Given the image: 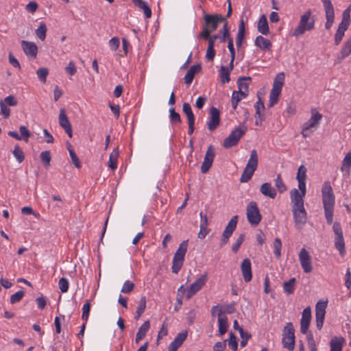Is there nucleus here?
Wrapping results in <instances>:
<instances>
[{
  "mask_svg": "<svg viewBox=\"0 0 351 351\" xmlns=\"http://www.w3.org/2000/svg\"><path fill=\"white\" fill-rule=\"evenodd\" d=\"M315 19L312 16L310 9L301 15L298 25L294 29L292 35L295 37L302 36L306 32H309L315 28Z\"/></svg>",
  "mask_w": 351,
  "mask_h": 351,
  "instance_id": "f257e3e1",
  "label": "nucleus"
},
{
  "mask_svg": "<svg viewBox=\"0 0 351 351\" xmlns=\"http://www.w3.org/2000/svg\"><path fill=\"white\" fill-rule=\"evenodd\" d=\"M202 31L213 32L218 27L219 23H222L225 21V18L221 14H210L205 10L202 11Z\"/></svg>",
  "mask_w": 351,
  "mask_h": 351,
  "instance_id": "f03ea898",
  "label": "nucleus"
},
{
  "mask_svg": "<svg viewBox=\"0 0 351 351\" xmlns=\"http://www.w3.org/2000/svg\"><path fill=\"white\" fill-rule=\"evenodd\" d=\"M188 241H182L178 248L177 249L172 262V272L174 274H178L182 265L184 261V256L187 250Z\"/></svg>",
  "mask_w": 351,
  "mask_h": 351,
  "instance_id": "7ed1b4c3",
  "label": "nucleus"
},
{
  "mask_svg": "<svg viewBox=\"0 0 351 351\" xmlns=\"http://www.w3.org/2000/svg\"><path fill=\"white\" fill-rule=\"evenodd\" d=\"M247 130V126L245 125H240L237 127L231 132L230 135L224 139L223 146L226 149H229L237 145L241 138L246 133Z\"/></svg>",
  "mask_w": 351,
  "mask_h": 351,
  "instance_id": "20e7f679",
  "label": "nucleus"
},
{
  "mask_svg": "<svg viewBox=\"0 0 351 351\" xmlns=\"http://www.w3.org/2000/svg\"><path fill=\"white\" fill-rule=\"evenodd\" d=\"M294 328L291 322H289L283 328L282 343L285 348L293 351L295 348Z\"/></svg>",
  "mask_w": 351,
  "mask_h": 351,
  "instance_id": "39448f33",
  "label": "nucleus"
},
{
  "mask_svg": "<svg viewBox=\"0 0 351 351\" xmlns=\"http://www.w3.org/2000/svg\"><path fill=\"white\" fill-rule=\"evenodd\" d=\"M322 195L324 210L334 209L335 195L330 182L326 181L324 183L322 189Z\"/></svg>",
  "mask_w": 351,
  "mask_h": 351,
  "instance_id": "423d86ee",
  "label": "nucleus"
},
{
  "mask_svg": "<svg viewBox=\"0 0 351 351\" xmlns=\"http://www.w3.org/2000/svg\"><path fill=\"white\" fill-rule=\"evenodd\" d=\"M247 219L249 223L252 226H256L262 219L259 208L256 202H250L246 208Z\"/></svg>",
  "mask_w": 351,
  "mask_h": 351,
  "instance_id": "0eeeda50",
  "label": "nucleus"
},
{
  "mask_svg": "<svg viewBox=\"0 0 351 351\" xmlns=\"http://www.w3.org/2000/svg\"><path fill=\"white\" fill-rule=\"evenodd\" d=\"M322 118V115L315 109H313L311 110V118L305 122L302 126V134L304 138L308 137L313 133V130H311V129L316 127L319 124Z\"/></svg>",
  "mask_w": 351,
  "mask_h": 351,
  "instance_id": "6e6552de",
  "label": "nucleus"
},
{
  "mask_svg": "<svg viewBox=\"0 0 351 351\" xmlns=\"http://www.w3.org/2000/svg\"><path fill=\"white\" fill-rule=\"evenodd\" d=\"M322 2L323 3L326 20L325 28L328 30L331 28L335 21L334 6L332 4L331 0H322Z\"/></svg>",
  "mask_w": 351,
  "mask_h": 351,
  "instance_id": "1a4fd4ad",
  "label": "nucleus"
},
{
  "mask_svg": "<svg viewBox=\"0 0 351 351\" xmlns=\"http://www.w3.org/2000/svg\"><path fill=\"white\" fill-rule=\"evenodd\" d=\"M327 302L319 301L315 306V322L317 328L320 330L323 327Z\"/></svg>",
  "mask_w": 351,
  "mask_h": 351,
  "instance_id": "9d476101",
  "label": "nucleus"
},
{
  "mask_svg": "<svg viewBox=\"0 0 351 351\" xmlns=\"http://www.w3.org/2000/svg\"><path fill=\"white\" fill-rule=\"evenodd\" d=\"M292 212L294 217L295 226L302 228L306 222V212L304 206L292 207Z\"/></svg>",
  "mask_w": 351,
  "mask_h": 351,
  "instance_id": "9b49d317",
  "label": "nucleus"
},
{
  "mask_svg": "<svg viewBox=\"0 0 351 351\" xmlns=\"http://www.w3.org/2000/svg\"><path fill=\"white\" fill-rule=\"evenodd\" d=\"M299 260L304 272L308 274L313 271L311 256L305 248L300 250Z\"/></svg>",
  "mask_w": 351,
  "mask_h": 351,
  "instance_id": "f8f14e48",
  "label": "nucleus"
},
{
  "mask_svg": "<svg viewBox=\"0 0 351 351\" xmlns=\"http://www.w3.org/2000/svg\"><path fill=\"white\" fill-rule=\"evenodd\" d=\"M215 156V152L214 147L212 145H210L207 149L204 161L201 166L202 173H206L209 171L213 165Z\"/></svg>",
  "mask_w": 351,
  "mask_h": 351,
  "instance_id": "ddd939ff",
  "label": "nucleus"
},
{
  "mask_svg": "<svg viewBox=\"0 0 351 351\" xmlns=\"http://www.w3.org/2000/svg\"><path fill=\"white\" fill-rule=\"evenodd\" d=\"M238 223V216L235 215L231 218L228 225L226 226L221 238V244L224 245L227 243L229 238L232 234L233 232L237 228V225Z\"/></svg>",
  "mask_w": 351,
  "mask_h": 351,
  "instance_id": "4468645a",
  "label": "nucleus"
},
{
  "mask_svg": "<svg viewBox=\"0 0 351 351\" xmlns=\"http://www.w3.org/2000/svg\"><path fill=\"white\" fill-rule=\"evenodd\" d=\"M209 121H208V128L210 131L215 130L220 122V112L219 110L213 106L210 109Z\"/></svg>",
  "mask_w": 351,
  "mask_h": 351,
  "instance_id": "2eb2a0df",
  "label": "nucleus"
},
{
  "mask_svg": "<svg viewBox=\"0 0 351 351\" xmlns=\"http://www.w3.org/2000/svg\"><path fill=\"white\" fill-rule=\"evenodd\" d=\"M311 320V309L310 306L305 308L302 314L300 320V331L302 334H306Z\"/></svg>",
  "mask_w": 351,
  "mask_h": 351,
  "instance_id": "dca6fc26",
  "label": "nucleus"
},
{
  "mask_svg": "<svg viewBox=\"0 0 351 351\" xmlns=\"http://www.w3.org/2000/svg\"><path fill=\"white\" fill-rule=\"evenodd\" d=\"M21 47L23 52L27 57L35 58L38 53L37 45L30 41L22 40Z\"/></svg>",
  "mask_w": 351,
  "mask_h": 351,
  "instance_id": "f3484780",
  "label": "nucleus"
},
{
  "mask_svg": "<svg viewBox=\"0 0 351 351\" xmlns=\"http://www.w3.org/2000/svg\"><path fill=\"white\" fill-rule=\"evenodd\" d=\"M59 124L64 130L68 136L72 137V127L65 113L64 108L60 109L59 114Z\"/></svg>",
  "mask_w": 351,
  "mask_h": 351,
  "instance_id": "a211bd4d",
  "label": "nucleus"
},
{
  "mask_svg": "<svg viewBox=\"0 0 351 351\" xmlns=\"http://www.w3.org/2000/svg\"><path fill=\"white\" fill-rule=\"evenodd\" d=\"M241 270L245 282H248L252 280V265L248 258L243 260L241 264Z\"/></svg>",
  "mask_w": 351,
  "mask_h": 351,
  "instance_id": "6ab92c4d",
  "label": "nucleus"
},
{
  "mask_svg": "<svg viewBox=\"0 0 351 351\" xmlns=\"http://www.w3.org/2000/svg\"><path fill=\"white\" fill-rule=\"evenodd\" d=\"M252 78L250 77L241 76L239 77L237 80V85L239 88V90H236V93L238 95H241L243 97H247L248 95V86L249 84L245 82V81L248 80L251 81Z\"/></svg>",
  "mask_w": 351,
  "mask_h": 351,
  "instance_id": "aec40b11",
  "label": "nucleus"
},
{
  "mask_svg": "<svg viewBox=\"0 0 351 351\" xmlns=\"http://www.w3.org/2000/svg\"><path fill=\"white\" fill-rule=\"evenodd\" d=\"M187 337V332L182 331L179 332L173 341L169 344V351H177Z\"/></svg>",
  "mask_w": 351,
  "mask_h": 351,
  "instance_id": "412c9836",
  "label": "nucleus"
},
{
  "mask_svg": "<svg viewBox=\"0 0 351 351\" xmlns=\"http://www.w3.org/2000/svg\"><path fill=\"white\" fill-rule=\"evenodd\" d=\"M302 192H300L297 189H293L290 192V197L291 203L293 204L292 207H302L304 206V197Z\"/></svg>",
  "mask_w": 351,
  "mask_h": 351,
  "instance_id": "4be33fe9",
  "label": "nucleus"
},
{
  "mask_svg": "<svg viewBox=\"0 0 351 351\" xmlns=\"http://www.w3.org/2000/svg\"><path fill=\"white\" fill-rule=\"evenodd\" d=\"M254 107L256 109L255 124L256 125H261L262 124V122L265 119L264 114L261 113V110H263L265 109V105L260 98L258 99V101H256V103L255 104Z\"/></svg>",
  "mask_w": 351,
  "mask_h": 351,
  "instance_id": "5701e85b",
  "label": "nucleus"
},
{
  "mask_svg": "<svg viewBox=\"0 0 351 351\" xmlns=\"http://www.w3.org/2000/svg\"><path fill=\"white\" fill-rule=\"evenodd\" d=\"M254 45L265 51H269L272 47L271 43L262 36L256 38Z\"/></svg>",
  "mask_w": 351,
  "mask_h": 351,
  "instance_id": "b1692460",
  "label": "nucleus"
},
{
  "mask_svg": "<svg viewBox=\"0 0 351 351\" xmlns=\"http://www.w3.org/2000/svg\"><path fill=\"white\" fill-rule=\"evenodd\" d=\"M260 191L263 195L271 199H274L276 196V189L269 182L263 183L260 188Z\"/></svg>",
  "mask_w": 351,
  "mask_h": 351,
  "instance_id": "393cba45",
  "label": "nucleus"
},
{
  "mask_svg": "<svg viewBox=\"0 0 351 351\" xmlns=\"http://www.w3.org/2000/svg\"><path fill=\"white\" fill-rule=\"evenodd\" d=\"M223 23V27L219 30V34H221L219 36L220 43H226V41L232 39L228 21L225 19Z\"/></svg>",
  "mask_w": 351,
  "mask_h": 351,
  "instance_id": "a878e982",
  "label": "nucleus"
},
{
  "mask_svg": "<svg viewBox=\"0 0 351 351\" xmlns=\"http://www.w3.org/2000/svg\"><path fill=\"white\" fill-rule=\"evenodd\" d=\"M218 325L219 330L218 332L220 336L223 335L228 330V317L226 315H222L221 314H218Z\"/></svg>",
  "mask_w": 351,
  "mask_h": 351,
  "instance_id": "bb28decb",
  "label": "nucleus"
},
{
  "mask_svg": "<svg viewBox=\"0 0 351 351\" xmlns=\"http://www.w3.org/2000/svg\"><path fill=\"white\" fill-rule=\"evenodd\" d=\"M258 31L263 35L267 36L269 33V28L267 20V17L265 14H263L259 18L258 25Z\"/></svg>",
  "mask_w": 351,
  "mask_h": 351,
  "instance_id": "cd10ccee",
  "label": "nucleus"
},
{
  "mask_svg": "<svg viewBox=\"0 0 351 351\" xmlns=\"http://www.w3.org/2000/svg\"><path fill=\"white\" fill-rule=\"evenodd\" d=\"M150 327L149 321H145L138 328L136 335L135 342L138 343L145 336Z\"/></svg>",
  "mask_w": 351,
  "mask_h": 351,
  "instance_id": "c85d7f7f",
  "label": "nucleus"
},
{
  "mask_svg": "<svg viewBox=\"0 0 351 351\" xmlns=\"http://www.w3.org/2000/svg\"><path fill=\"white\" fill-rule=\"evenodd\" d=\"M245 23L243 19L240 21V23L239 25V29L236 38V45L237 48H240L242 46L243 40L245 37Z\"/></svg>",
  "mask_w": 351,
  "mask_h": 351,
  "instance_id": "c756f323",
  "label": "nucleus"
},
{
  "mask_svg": "<svg viewBox=\"0 0 351 351\" xmlns=\"http://www.w3.org/2000/svg\"><path fill=\"white\" fill-rule=\"evenodd\" d=\"M348 27L349 26L346 24H343V23L339 24L338 28L335 34V45H339L340 44V43L341 42V40L344 36L345 32L347 30Z\"/></svg>",
  "mask_w": 351,
  "mask_h": 351,
  "instance_id": "7c9ffc66",
  "label": "nucleus"
},
{
  "mask_svg": "<svg viewBox=\"0 0 351 351\" xmlns=\"http://www.w3.org/2000/svg\"><path fill=\"white\" fill-rule=\"evenodd\" d=\"M345 339L343 337H334L330 343V351H342Z\"/></svg>",
  "mask_w": 351,
  "mask_h": 351,
  "instance_id": "2f4dec72",
  "label": "nucleus"
},
{
  "mask_svg": "<svg viewBox=\"0 0 351 351\" xmlns=\"http://www.w3.org/2000/svg\"><path fill=\"white\" fill-rule=\"evenodd\" d=\"M132 1L134 4V5L138 7L142 10H143L145 16L147 19L151 17L152 10L145 1H143L142 0H132Z\"/></svg>",
  "mask_w": 351,
  "mask_h": 351,
  "instance_id": "473e14b6",
  "label": "nucleus"
},
{
  "mask_svg": "<svg viewBox=\"0 0 351 351\" xmlns=\"http://www.w3.org/2000/svg\"><path fill=\"white\" fill-rule=\"evenodd\" d=\"M351 54V37L349 38L343 44L340 53L339 58L340 60H344L349 55Z\"/></svg>",
  "mask_w": 351,
  "mask_h": 351,
  "instance_id": "72a5a7b5",
  "label": "nucleus"
},
{
  "mask_svg": "<svg viewBox=\"0 0 351 351\" xmlns=\"http://www.w3.org/2000/svg\"><path fill=\"white\" fill-rule=\"evenodd\" d=\"M119 155L118 149H114L109 156L108 166L112 170L117 168V160Z\"/></svg>",
  "mask_w": 351,
  "mask_h": 351,
  "instance_id": "f704fd0d",
  "label": "nucleus"
},
{
  "mask_svg": "<svg viewBox=\"0 0 351 351\" xmlns=\"http://www.w3.org/2000/svg\"><path fill=\"white\" fill-rule=\"evenodd\" d=\"M258 166V154L255 149H253L250 153V159L247 161L245 167L247 169L256 171Z\"/></svg>",
  "mask_w": 351,
  "mask_h": 351,
  "instance_id": "c9c22d12",
  "label": "nucleus"
},
{
  "mask_svg": "<svg viewBox=\"0 0 351 351\" xmlns=\"http://www.w3.org/2000/svg\"><path fill=\"white\" fill-rule=\"evenodd\" d=\"M335 246L339 254L343 256L346 253L345 242L343 235L335 237Z\"/></svg>",
  "mask_w": 351,
  "mask_h": 351,
  "instance_id": "e433bc0d",
  "label": "nucleus"
},
{
  "mask_svg": "<svg viewBox=\"0 0 351 351\" xmlns=\"http://www.w3.org/2000/svg\"><path fill=\"white\" fill-rule=\"evenodd\" d=\"M219 71L221 82L222 84L228 83L230 80V71H229L228 68L224 66H221Z\"/></svg>",
  "mask_w": 351,
  "mask_h": 351,
  "instance_id": "4c0bfd02",
  "label": "nucleus"
},
{
  "mask_svg": "<svg viewBox=\"0 0 351 351\" xmlns=\"http://www.w3.org/2000/svg\"><path fill=\"white\" fill-rule=\"evenodd\" d=\"M296 279L291 278L289 280L285 282L283 284L284 291L287 294H292L295 291Z\"/></svg>",
  "mask_w": 351,
  "mask_h": 351,
  "instance_id": "58836bf2",
  "label": "nucleus"
},
{
  "mask_svg": "<svg viewBox=\"0 0 351 351\" xmlns=\"http://www.w3.org/2000/svg\"><path fill=\"white\" fill-rule=\"evenodd\" d=\"M47 26L44 22H40L38 28L36 29L35 33L36 36L41 40H44L46 38Z\"/></svg>",
  "mask_w": 351,
  "mask_h": 351,
  "instance_id": "ea45409f",
  "label": "nucleus"
},
{
  "mask_svg": "<svg viewBox=\"0 0 351 351\" xmlns=\"http://www.w3.org/2000/svg\"><path fill=\"white\" fill-rule=\"evenodd\" d=\"M351 167V151L348 152L346 156L344 157L342 166L341 167V170L342 171H347L348 173H350Z\"/></svg>",
  "mask_w": 351,
  "mask_h": 351,
  "instance_id": "a19ab883",
  "label": "nucleus"
},
{
  "mask_svg": "<svg viewBox=\"0 0 351 351\" xmlns=\"http://www.w3.org/2000/svg\"><path fill=\"white\" fill-rule=\"evenodd\" d=\"M273 248L274 256L277 259L280 258V257L281 256L282 242L278 237H276L274 239V241L273 243Z\"/></svg>",
  "mask_w": 351,
  "mask_h": 351,
  "instance_id": "79ce46f5",
  "label": "nucleus"
},
{
  "mask_svg": "<svg viewBox=\"0 0 351 351\" xmlns=\"http://www.w3.org/2000/svg\"><path fill=\"white\" fill-rule=\"evenodd\" d=\"M197 71V64L193 65L190 70L186 73V74L184 76L185 83L189 85L190 84L193 78L195 73Z\"/></svg>",
  "mask_w": 351,
  "mask_h": 351,
  "instance_id": "37998d69",
  "label": "nucleus"
},
{
  "mask_svg": "<svg viewBox=\"0 0 351 351\" xmlns=\"http://www.w3.org/2000/svg\"><path fill=\"white\" fill-rule=\"evenodd\" d=\"M235 312V302L226 304L225 306L220 307L219 312L218 314L225 315L226 313L232 314Z\"/></svg>",
  "mask_w": 351,
  "mask_h": 351,
  "instance_id": "c03bdc74",
  "label": "nucleus"
},
{
  "mask_svg": "<svg viewBox=\"0 0 351 351\" xmlns=\"http://www.w3.org/2000/svg\"><path fill=\"white\" fill-rule=\"evenodd\" d=\"M183 112L186 114L188 121H195V116L189 104L184 103L182 107Z\"/></svg>",
  "mask_w": 351,
  "mask_h": 351,
  "instance_id": "a18cd8bd",
  "label": "nucleus"
},
{
  "mask_svg": "<svg viewBox=\"0 0 351 351\" xmlns=\"http://www.w3.org/2000/svg\"><path fill=\"white\" fill-rule=\"evenodd\" d=\"M146 308V298L145 296L141 297L138 306L137 308V310L136 311V316L135 319H138L141 315L143 313L145 309Z\"/></svg>",
  "mask_w": 351,
  "mask_h": 351,
  "instance_id": "49530a36",
  "label": "nucleus"
},
{
  "mask_svg": "<svg viewBox=\"0 0 351 351\" xmlns=\"http://www.w3.org/2000/svg\"><path fill=\"white\" fill-rule=\"evenodd\" d=\"M12 154L19 163H21L24 160L25 154L18 145H15Z\"/></svg>",
  "mask_w": 351,
  "mask_h": 351,
  "instance_id": "de8ad7c7",
  "label": "nucleus"
},
{
  "mask_svg": "<svg viewBox=\"0 0 351 351\" xmlns=\"http://www.w3.org/2000/svg\"><path fill=\"white\" fill-rule=\"evenodd\" d=\"M274 184L279 193H282L287 191V186L283 182L280 174H278L274 180Z\"/></svg>",
  "mask_w": 351,
  "mask_h": 351,
  "instance_id": "09e8293b",
  "label": "nucleus"
},
{
  "mask_svg": "<svg viewBox=\"0 0 351 351\" xmlns=\"http://www.w3.org/2000/svg\"><path fill=\"white\" fill-rule=\"evenodd\" d=\"M49 70L45 67L39 68L36 71L37 77L39 79V80L43 83L46 82Z\"/></svg>",
  "mask_w": 351,
  "mask_h": 351,
  "instance_id": "8fccbe9b",
  "label": "nucleus"
},
{
  "mask_svg": "<svg viewBox=\"0 0 351 351\" xmlns=\"http://www.w3.org/2000/svg\"><path fill=\"white\" fill-rule=\"evenodd\" d=\"M254 170H252L247 169V167H245L244 171L240 178L241 182H248L252 177Z\"/></svg>",
  "mask_w": 351,
  "mask_h": 351,
  "instance_id": "3c124183",
  "label": "nucleus"
},
{
  "mask_svg": "<svg viewBox=\"0 0 351 351\" xmlns=\"http://www.w3.org/2000/svg\"><path fill=\"white\" fill-rule=\"evenodd\" d=\"M211 33L212 32H209V31H206V32H201L199 34V37L208 41V47H214L215 43V41H214L210 38Z\"/></svg>",
  "mask_w": 351,
  "mask_h": 351,
  "instance_id": "603ef678",
  "label": "nucleus"
},
{
  "mask_svg": "<svg viewBox=\"0 0 351 351\" xmlns=\"http://www.w3.org/2000/svg\"><path fill=\"white\" fill-rule=\"evenodd\" d=\"M197 292V280L194 281L189 289H186V300L190 299Z\"/></svg>",
  "mask_w": 351,
  "mask_h": 351,
  "instance_id": "864d4df0",
  "label": "nucleus"
},
{
  "mask_svg": "<svg viewBox=\"0 0 351 351\" xmlns=\"http://www.w3.org/2000/svg\"><path fill=\"white\" fill-rule=\"evenodd\" d=\"M226 341H228V345L231 348V349L234 351H236L238 348V342L237 337L232 332L229 333V339H226Z\"/></svg>",
  "mask_w": 351,
  "mask_h": 351,
  "instance_id": "5fc2aeb1",
  "label": "nucleus"
},
{
  "mask_svg": "<svg viewBox=\"0 0 351 351\" xmlns=\"http://www.w3.org/2000/svg\"><path fill=\"white\" fill-rule=\"evenodd\" d=\"M90 310V303L89 301H86L85 304H84L82 306V319L85 322H87L89 313Z\"/></svg>",
  "mask_w": 351,
  "mask_h": 351,
  "instance_id": "6e6d98bb",
  "label": "nucleus"
},
{
  "mask_svg": "<svg viewBox=\"0 0 351 351\" xmlns=\"http://www.w3.org/2000/svg\"><path fill=\"white\" fill-rule=\"evenodd\" d=\"M169 118L173 123H180L181 122L180 116L176 112L174 108H171L169 110Z\"/></svg>",
  "mask_w": 351,
  "mask_h": 351,
  "instance_id": "4d7b16f0",
  "label": "nucleus"
},
{
  "mask_svg": "<svg viewBox=\"0 0 351 351\" xmlns=\"http://www.w3.org/2000/svg\"><path fill=\"white\" fill-rule=\"evenodd\" d=\"M207 218L205 216L204 218V221L200 225V230H199V238L203 239L206 237V235L208 233L206 228L205 226H207Z\"/></svg>",
  "mask_w": 351,
  "mask_h": 351,
  "instance_id": "13d9d810",
  "label": "nucleus"
},
{
  "mask_svg": "<svg viewBox=\"0 0 351 351\" xmlns=\"http://www.w3.org/2000/svg\"><path fill=\"white\" fill-rule=\"evenodd\" d=\"M25 293L23 291L20 290L10 296V303L15 304L19 302L24 296Z\"/></svg>",
  "mask_w": 351,
  "mask_h": 351,
  "instance_id": "bf43d9fd",
  "label": "nucleus"
},
{
  "mask_svg": "<svg viewBox=\"0 0 351 351\" xmlns=\"http://www.w3.org/2000/svg\"><path fill=\"white\" fill-rule=\"evenodd\" d=\"M134 287V284L130 280H126L122 287L121 292L123 293H130Z\"/></svg>",
  "mask_w": 351,
  "mask_h": 351,
  "instance_id": "052dcab7",
  "label": "nucleus"
},
{
  "mask_svg": "<svg viewBox=\"0 0 351 351\" xmlns=\"http://www.w3.org/2000/svg\"><path fill=\"white\" fill-rule=\"evenodd\" d=\"M58 286L62 293H66L69 289V281L65 278H61L58 282Z\"/></svg>",
  "mask_w": 351,
  "mask_h": 351,
  "instance_id": "680f3d73",
  "label": "nucleus"
},
{
  "mask_svg": "<svg viewBox=\"0 0 351 351\" xmlns=\"http://www.w3.org/2000/svg\"><path fill=\"white\" fill-rule=\"evenodd\" d=\"M40 159L45 166H49L51 161V154L49 151H44L40 153Z\"/></svg>",
  "mask_w": 351,
  "mask_h": 351,
  "instance_id": "e2e57ef3",
  "label": "nucleus"
},
{
  "mask_svg": "<svg viewBox=\"0 0 351 351\" xmlns=\"http://www.w3.org/2000/svg\"><path fill=\"white\" fill-rule=\"evenodd\" d=\"M306 169L304 165L299 167L296 176L297 180H306Z\"/></svg>",
  "mask_w": 351,
  "mask_h": 351,
  "instance_id": "0e129e2a",
  "label": "nucleus"
},
{
  "mask_svg": "<svg viewBox=\"0 0 351 351\" xmlns=\"http://www.w3.org/2000/svg\"><path fill=\"white\" fill-rule=\"evenodd\" d=\"M245 239V234H241L237 239L236 243L232 245V250L237 253Z\"/></svg>",
  "mask_w": 351,
  "mask_h": 351,
  "instance_id": "69168bd1",
  "label": "nucleus"
},
{
  "mask_svg": "<svg viewBox=\"0 0 351 351\" xmlns=\"http://www.w3.org/2000/svg\"><path fill=\"white\" fill-rule=\"evenodd\" d=\"M0 114L3 117V118H8L10 114V109L5 104V102L0 101Z\"/></svg>",
  "mask_w": 351,
  "mask_h": 351,
  "instance_id": "338daca9",
  "label": "nucleus"
},
{
  "mask_svg": "<svg viewBox=\"0 0 351 351\" xmlns=\"http://www.w3.org/2000/svg\"><path fill=\"white\" fill-rule=\"evenodd\" d=\"M19 132L22 138H23L25 142H27L29 137L31 136V133L25 125H21L19 127Z\"/></svg>",
  "mask_w": 351,
  "mask_h": 351,
  "instance_id": "774afa93",
  "label": "nucleus"
}]
</instances>
